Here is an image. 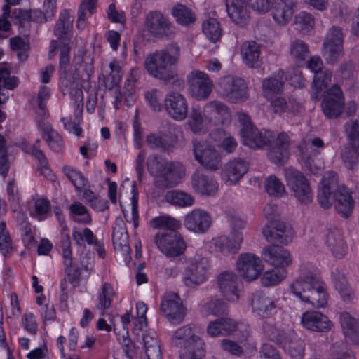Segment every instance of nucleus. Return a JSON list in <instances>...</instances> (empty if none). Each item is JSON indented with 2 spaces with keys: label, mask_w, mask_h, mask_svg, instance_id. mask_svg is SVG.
Masks as SVG:
<instances>
[{
  "label": "nucleus",
  "mask_w": 359,
  "mask_h": 359,
  "mask_svg": "<svg viewBox=\"0 0 359 359\" xmlns=\"http://www.w3.org/2000/svg\"><path fill=\"white\" fill-rule=\"evenodd\" d=\"M339 319L346 340L359 344V320L347 312L341 313Z\"/></svg>",
  "instance_id": "7c9ffc66"
},
{
  "label": "nucleus",
  "mask_w": 359,
  "mask_h": 359,
  "mask_svg": "<svg viewBox=\"0 0 359 359\" xmlns=\"http://www.w3.org/2000/svg\"><path fill=\"white\" fill-rule=\"evenodd\" d=\"M11 48L17 52L20 62H25L28 58L29 44L20 36H15L9 40Z\"/></svg>",
  "instance_id": "5fc2aeb1"
},
{
  "label": "nucleus",
  "mask_w": 359,
  "mask_h": 359,
  "mask_svg": "<svg viewBox=\"0 0 359 359\" xmlns=\"http://www.w3.org/2000/svg\"><path fill=\"white\" fill-rule=\"evenodd\" d=\"M243 143L251 149H263L268 147V158L271 162L279 165L286 163L289 158L290 137L281 132L276 136L270 130H245L241 137Z\"/></svg>",
  "instance_id": "f257e3e1"
},
{
  "label": "nucleus",
  "mask_w": 359,
  "mask_h": 359,
  "mask_svg": "<svg viewBox=\"0 0 359 359\" xmlns=\"http://www.w3.org/2000/svg\"><path fill=\"white\" fill-rule=\"evenodd\" d=\"M110 72L99 76V84L109 90L118 86L122 78L121 67L118 60H114L109 63Z\"/></svg>",
  "instance_id": "f704fd0d"
},
{
  "label": "nucleus",
  "mask_w": 359,
  "mask_h": 359,
  "mask_svg": "<svg viewBox=\"0 0 359 359\" xmlns=\"http://www.w3.org/2000/svg\"><path fill=\"white\" fill-rule=\"evenodd\" d=\"M164 107L168 114L176 121H183L187 116L188 104L180 93L171 91L164 100Z\"/></svg>",
  "instance_id": "a211bd4d"
},
{
  "label": "nucleus",
  "mask_w": 359,
  "mask_h": 359,
  "mask_svg": "<svg viewBox=\"0 0 359 359\" xmlns=\"http://www.w3.org/2000/svg\"><path fill=\"white\" fill-rule=\"evenodd\" d=\"M264 260L275 268L284 269L290 266L292 258L290 252L278 245H266L262 253Z\"/></svg>",
  "instance_id": "412c9836"
},
{
  "label": "nucleus",
  "mask_w": 359,
  "mask_h": 359,
  "mask_svg": "<svg viewBox=\"0 0 359 359\" xmlns=\"http://www.w3.org/2000/svg\"><path fill=\"white\" fill-rule=\"evenodd\" d=\"M243 60L249 67L259 65L260 48L255 41H245L241 47Z\"/></svg>",
  "instance_id": "c9c22d12"
},
{
  "label": "nucleus",
  "mask_w": 359,
  "mask_h": 359,
  "mask_svg": "<svg viewBox=\"0 0 359 359\" xmlns=\"http://www.w3.org/2000/svg\"><path fill=\"white\" fill-rule=\"evenodd\" d=\"M227 311V304L220 299H211L201 308V313L205 316H221L226 314Z\"/></svg>",
  "instance_id": "de8ad7c7"
},
{
  "label": "nucleus",
  "mask_w": 359,
  "mask_h": 359,
  "mask_svg": "<svg viewBox=\"0 0 359 359\" xmlns=\"http://www.w3.org/2000/svg\"><path fill=\"white\" fill-rule=\"evenodd\" d=\"M64 172L78 191H81V189L86 187L88 184V180L79 170L70 167H65Z\"/></svg>",
  "instance_id": "bf43d9fd"
},
{
  "label": "nucleus",
  "mask_w": 359,
  "mask_h": 359,
  "mask_svg": "<svg viewBox=\"0 0 359 359\" xmlns=\"http://www.w3.org/2000/svg\"><path fill=\"white\" fill-rule=\"evenodd\" d=\"M194 328L195 326L187 325L177 330L173 334L172 343L184 348L180 351L181 359H203L205 356L203 343L196 334Z\"/></svg>",
  "instance_id": "39448f33"
},
{
  "label": "nucleus",
  "mask_w": 359,
  "mask_h": 359,
  "mask_svg": "<svg viewBox=\"0 0 359 359\" xmlns=\"http://www.w3.org/2000/svg\"><path fill=\"white\" fill-rule=\"evenodd\" d=\"M164 55V57L171 66L175 65L179 61L180 57V48L176 43H172L164 49L159 50Z\"/></svg>",
  "instance_id": "338daca9"
},
{
  "label": "nucleus",
  "mask_w": 359,
  "mask_h": 359,
  "mask_svg": "<svg viewBox=\"0 0 359 359\" xmlns=\"http://www.w3.org/2000/svg\"><path fill=\"white\" fill-rule=\"evenodd\" d=\"M160 311L161 314L172 324L181 323L186 315V309L178 294L170 292L163 297Z\"/></svg>",
  "instance_id": "f8f14e48"
},
{
  "label": "nucleus",
  "mask_w": 359,
  "mask_h": 359,
  "mask_svg": "<svg viewBox=\"0 0 359 359\" xmlns=\"http://www.w3.org/2000/svg\"><path fill=\"white\" fill-rule=\"evenodd\" d=\"M13 15L16 20L15 23L19 25L20 29V32L25 36L28 35L31 21L29 11L15 9L13 12Z\"/></svg>",
  "instance_id": "13d9d810"
},
{
  "label": "nucleus",
  "mask_w": 359,
  "mask_h": 359,
  "mask_svg": "<svg viewBox=\"0 0 359 359\" xmlns=\"http://www.w3.org/2000/svg\"><path fill=\"white\" fill-rule=\"evenodd\" d=\"M112 240L115 249L120 250L125 254L130 252L126 224L121 219L116 220L113 227Z\"/></svg>",
  "instance_id": "2f4dec72"
},
{
  "label": "nucleus",
  "mask_w": 359,
  "mask_h": 359,
  "mask_svg": "<svg viewBox=\"0 0 359 359\" xmlns=\"http://www.w3.org/2000/svg\"><path fill=\"white\" fill-rule=\"evenodd\" d=\"M262 233L266 240L269 243H273V245H278L279 244L287 245L292 239L291 228L284 222H278L277 237L271 236V232L269 230V226H266L263 229Z\"/></svg>",
  "instance_id": "72a5a7b5"
},
{
  "label": "nucleus",
  "mask_w": 359,
  "mask_h": 359,
  "mask_svg": "<svg viewBox=\"0 0 359 359\" xmlns=\"http://www.w3.org/2000/svg\"><path fill=\"white\" fill-rule=\"evenodd\" d=\"M325 242L334 257L341 258L346 254L347 247L341 231L337 228L327 229Z\"/></svg>",
  "instance_id": "bb28decb"
},
{
  "label": "nucleus",
  "mask_w": 359,
  "mask_h": 359,
  "mask_svg": "<svg viewBox=\"0 0 359 359\" xmlns=\"http://www.w3.org/2000/svg\"><path fill=\"white\" fill-rule=\"evenodd\" d=\"M171 14L177 24L189 27L196 21L195 13L185 5L177 4L171 8Z\"/></svg>",
  "instance_id": "4c0bfd02"
},
{
  "label": "nucleus",
  "mask_w": 359,
  "mask_h": 359,
  "mask_svg": "<svg viewBox=\"0 0 359 359\" xmlns=\"http://www.w3.org/2000/svg\"><path fill=\"white\" fill-rule=\"evenodd\" d=\"M146 142L151 149L158 150L159 151H168L172 148V144L171 143L154 133L147 135Z\"/></svg>",
  "instance_id": "680f3d73"
},
{
  "label": "nucleus",
  "mask_w": 359,
  "mask_h": 359,
  "mask_svg": "<svg viewBox=\"0 0 359 359\" xmlns=\"http://www.w3.org/2000/svg\"><path fill=\"white\" fill-rule=\"evenodd\" d=\"M284 176L292 196L302 204L307 205L312 202V189L308 179L301 171L292 167L285 168Z\"/></svg>",
  "instance_id": "0eeeda50"
},
{
  "label": "nucleus",
  "mask_w": 359,
  "mask_h": 359,
  "mask_svg": "<svg viewBox=\"0 0 359 359\" xmlns=\"http://www.w3.org/2000/svg\"><path fill=\"white\" fill-rule=\"evenodd\" d=\"M324 46H335L339 45L343 46V33L340 27L333 26L332 27L323 41Z\"/></svg>",
  "instance_id": "69168bd1"
},
{
  "label": "nucleus",
  "mask_w": 359,
  "mask_h": 359,
  "mask_svg": "<svg viewBox=\"0 0 359 359\" xmlns=\"http://www.w3.org/2000/svg\"><path fill=\"white\" fill-rule=\"evenodd\" d=\"M149 33L158 39H170L175 35L172 24L159 11H150L144 20Z\"/></svg>",
  "instance_id": "9b49d317"
},
{
  "label": "nucleus",
  "mask_w": 359,
  "mask_h": 359,
  "mask_svg": "<svg viewBox=\"0 0 359 359\" xmlns=\"http://www.w3.org/2000/svg\"><path fill=\"white\" fill-rule=\"evenodd\" d=\"M344 97L338 85H334L327 90L321 107L325 116L329 118H337L342 114Z\"/></svg>",
  "instance_id": "2eb2a0df"
},
{
  "label": "nucleus",
  "mask_w": 359,
  "mask_h": 359,
  "mask_svg": "<svg viewBox=\"0 0 359 359\" xmlns=\"http://www.w3.org/2000/svg\"><path fill=\"white\" fill-rule=\"evenodd\" d=\"M236 240L231 241L229 237L225 236L215 238L211 241V248L215 253L229 256L237 253L241 245V237L236 236Z\"/></svg>",
  "instance_id": "c756f323"
},
{
  "label": "nucleus",
  "mask_w": 359,
  "mask_h": 359,
  "mask_svg": "<svg viewBox=\"0 0 359 359\" xmlns=\"http://www.w3.org/2000/svg\"><path fill=\"white\" fill-rule=\"evenodd\" d=\"M39 129L42 132L45 140L53 151L60 152L62 150V137L57 131L53 129L50 123H42L39 125Z\"/></svg>",
  "instance_id": "e433bc0d"
},
{
  "label": "nucleus",
  "mask_w": 359,
  "mask_h": 359,
  "mask_svg": "<svg viewBox=\"0 0 359 359\" xmlns=\"http://www.w3.org/2000/svg\"><path fill=\"white\" fill-rule=\"evenodd\" d=\"M115 295V292L109 283H104L101 288V292L97 297V303L95 308L102 311V314L111 306L112 297Z\"/></svg>",
  "instance_id": "a18cd8bd"
},
{
  "label": "nucleus",
  "mask_w": 359,
  "mask_h": 359,
  "mask_svg": "<svg viewBox=\"0 0 359 359\" xmlns=\"http://www.w3.org/2000/svg\"><path fill=\"white\" fill-rule=\"evenodd\" d=\"M144 67L150 76L163 80L166 85L172 82V86L178 88L184 85V81L177 77L176 71L170 67L159 50L147 55Z\"/></svg>",
  "instance_id": "423d86ee"
},
{
  "label": "nucleus",
  "mask_w": 359,
  "mask_h": 359,
  "mask_svg": "<svg viewBox=\"0 0 359 359\" xmlns=\"http://www.w3.org/2000/svg\"><path fill=\"white\" fill-rule=\"evenodd\" d=\"M30 215L38 221H43L49 217L51 215V204L49 200L43 197L36 199L34 210Z\"/></svg>",
  "instance_id": "49530a36"
},
{
  "label": "nucleus",
  "mask_w": 359,
  "mask_h": 359,
  "mask_svg": "<svg viewBox=\"0 0 359 359\" xmlns=\"http://www.w3.org/2000/svg\"><path fill=\"white\" fill-rule=\"evenodd\" d=\"M332 76V72L327 69H323L314 74L312 84L313 92L311 93L313 100L317 102L323 96V93L331 82Z\"/></svg>",
  "instance_id": "473e14b6"
},
{
  "label": "nucleus",
  "mask_w": 359,
  "mask_h": 359,
  "mask_svg": "<svg viewBox=\"0 0 359 359\" xmlns=\"http://www.w3.org/2000/svg\"><path fill=\"white\" fill-rule=\"evenodd\" d=\"M154 241L159 250L167 257L180 256L185 250V243L177 231L156 233Z\"/></svg>",
  "instance_id": "ddd939ff"
},
{
  "label": "nucleus",
  "mask_w": 359,
  "mask_h": 359,
  "mask_svg": "<svg viewBox=\"0 0 359 359\" xmlns=\"http://www.w3.org/2000/svg\"><path fill=\"white\" fill-rule=\"evenodd\" d=\"M344 130L347 143L359 145V116L346 121Z\"/></svg>",
  "instance_id": "864d4df0"
},
{
  "label": "nucleus",
  "mask_w": 359,
  "mask_h": 359,
  "mask_svg": "<svg viewBox=\"0 0 359 359\" xmlns=\"http://www.w3.org/2000/svg\"><path fill=\"white\" fill-rule=\"evenodd\" d=\"M309 48L306 42L301 39L293 40L290 45V55L292 59L299 65L305 63L309 57Z\"/></svg>",
  "instance_id": "ea45409f"
},
{
  "label": "nucleus",
  "mask_w": 359,
  "mask_h": 359,
  "mask_svg": "<svg viewBox=\"0 0 359 359\" xmlns=\"http://www.w3.org/2000/svg\"><path fill=\"white\" fill-rule=\"evenodd\" d=\"M278 301L265 293L255 294L252 299V306L260 317L269 318L276 313Z\"/></svg>",
  "instance_id": "b1692460"
},
{
  "label": "nucleus",
  "mask_w": 359,
  "mask_h": 359,
  "mask_svg": "<svg viewBox=\"0 0 359 359\" xmlns=\"http://www.w3.org/2000/svg\"><path fill=\"white\" fill-rule=\"evenodd\" d=\"M194 158L206 170L215 171L222 165L221 156L215 147L206 142H193Z\"/></svg>",
  "instance_id": "9d476101"
},
{
  "label": "nucleus",
  "mask_w": 359,
  "mask_h": 359,
  "mask_svg": "<svg viewBox=\"0 0 359 359\" xmlns=\"http://www.w3.org/2000/svg\"><path fill=\"white\" fill-rule=\"evenodd\" d=\"M217 93L221 97L232 103L244 101L248 97V88L243 79L231 76L219 81Z\"/></svg>",
  "instance_id": "1a4fd4ad"
},
{
  "label": "nucleus",
  "mask_w": 359,
  "mask_h": 359,
  "mask_svg": "<svg viewBox=\"0 0 359 359\" xmlns=\"http://www.w3.org/2000/svg\"><path fill=\"white\" fill-rule=\"evenodd\" d=\"M217 284L222 295L231 302H236L239 299L240 284L238 276L232 271H224L217 277Z\"/></svg>",
  "instance_id": "f3484780"
},
{
  "label": "nucleus",
  "mask_w": 359,
  "mask_h": 359,
  "mask_svg": "<svg viewBox=\"0 0 359 359\" xmlns=\"http://www.w3.org/2000/svg\"><path fill=\"white\" fill-rule=\"evenodd\" d=\"M290 289L296 297L315 308H324L327 305L325 285L316 274L309 272L299 276L290 285Z\"/></svg>",
  "instance_id": "7ed1b4c3"
},
{
  "label": "nucleus",
  "mask_w": 359,
  "mask_h": 359,
  "mask_svg": "<svg viewBox=\"0 0 359 359\" xmlns=\"http://www.w3.org/2000/svg\"><path fill=\"white\" fill-rule=\"evenodd\" d=\"M248 163L241 158L227 163L222 170V179L229 184L238 182L248 171Z\"/></svg>",
  "instance_id": "a878e982"
},
{
  "label": "nucleus",
  "mask_w": 359,
  "mask_h": 359,
  "mask_svg": "<svg viewBox=\"0 0 359 359\" xmlns=\"http://www.w3.org/2000/svg\"><path fill=\"white\" fill-rule=\"evenodd\" d=\"M203 32L206 37L212 43L219 40L222 36V29L219 23L215 18H208L203 22Z\"/></svg>",
  "instance_id": "8fccbe9b"
},
{
  "label": "nucleus",
  "mask_w": 359,
  "mask_h": 359,
  "mask_svg": "<svg viewBox=\"0 0 359 359\" xmlns=\"http://www.w3.org/2000/svg\"><path fill=\"white\" fill-rule=\"evenodd\" d=\"M340 155L346 168L352 170L359 168V145L347 143Z\"/></svg>",
  "instance_id": "58836bf2"
},
{
  "label": "nucleus",
  "mask_w": 359,
  "mask_h": 359,
  "mask_svg": "<svg viewBox=\"0 0 359 359\" xmlns=\"http://www.w3.org/2000/svg\"><path fill=\"white\" fill-rule=\"evenodd\" d=\"M150 224L152 227L160 229L158 233L176 231L181 226L179 220L168 216L155 217L151 221Z\"/></svg>",
  "instance_id": "37998d69"
},
{
  "label": "nucleus",
  "mask_w": 359,
  "mask_h": 359,
  "mask_svg": "<svg viewBox=\"0 0 359 359\" xmlns=\"http://www.w3.org/2000/svg\"><path fill=\"white\" fill-rule=\"evenodd\" d=\"M145 354L147 359H162V353L158 338L154 334L143 335Z\"/></svg>",
  "instance_id": "79ce46f5"
},
{
  "label": "nucleus",
  "mask_w": 359,
  "mask_h": 359,
  "mask_svg": "<svg viewBox=\"0 0 359 359\" xmlns=\"http://www.w3.org/2000/svg\"><path fill=\"white\" fill-rule=\"evenodd\" d=\"M73 17L70 15L67 10L62 11L55 26L54 33L58 39H62L66 35L69 29L72 27Z\"/></svg>",
  "instance_id": "603ef678"
},
{
  "label": "nucleus",
  "mask_w": 359,
  "mask_h": 359,
  "mask_svg": "<svg viewBox=\"0 0 359 359\" xmlns=\"http://www.w3.org/2000/svg\"><path fill=\"white\" fill-rule=\"evenodd\" d=\"M263 330L270 340L279 345L283 343L287 334V331L277 329L273 324L269 323L264 324Z\"/></svg>",
  "instance_id": "0e129e2a"
},
{
  "label": "nucleus",
  "mask_w": 359,
  "mask_h": 359,
  "mask_svg": "<svg viewBox=\"0 0 359 359\" xmlns=\"http://www.w3.org/2000/svg\"><path fill=\"white\" fill-rule=\"evenodd\" d=\"M292 359H302L305 353V343L293 330H287L285 340L280 345Z\"/></svg>",
  "instance_id": "393cba45"
},
{
  "label": "nucleus",
  "mask_w": 359,
  "mask_h": 359,
  "mask_svg": "<svg viewBox=\"0 0 359 359\" xmlns=\"http://www.w3.org/2000/svg\"><path fill=\"white\" fill-rule=\"evenodd\" d=\"M147 164L149 172L155 177L154 184L158 189L177 186L185 174L182 163L166 161L157 155L149 156Z\"/></svg>",
  "instance_id": "20e7f679"
},
{
  "label": "nucleus",
  "mask_w": 359,
  "mask_h": 359,
  "mask_svg": "<svg viewBox=\"0 0 359 359\" xmlns=\"http://www.w3.org/2000/svg\"><path fill=\"white\" fill-rule=\"evenodd\" d=\"M50 89L47 86H41L37 95V109L36 112L40 119L43 120L48 117V113L46 110V102L50 98Z\"/></svg>",
  "instance_id": "4d7b16f0"
},
{
  "label": "nucleus",
  "mask_w": 359,
  "mask_h": 359,
  "mask_svg": "<svg viewBox=\"0 0 359 359\" xmlns=\"http://www.w3.org/2000/svg\"><path fill=\"white\" fill-rule=\"evenodd\" d=\"M71 215L76 222L82 224H90L92 222V218L86 207L81 202H74L69 206Z\"/></svg>",
  "instance_id": "09e8293b"
},
{
  "label": "nucleus",
  "mask_w": 359,
  "mask_h": 359,
  "mask_svg": "<svg viewBox=\"0 0 359 359\" xmlns=\"http://www.w3.org/2000/svg\"><path fill=\"white\" fill-rule=\"evenodd\" d=\"M226 11L229 17L236 25L243 27L250 20V16L243 0H226Z\"/></svg>",
  "instance_id": "cd10ccee"
},
{
  "label": "nucleus",
  "mask_w": 359,
  "mask_h": 359,
  "mask_svg": "<svg viewBox=\"0 0 359 359\" xmlns=\"http://www.w3.org/2000/svg\"><path fill=\"white\" fill-rule=\"evenodd\" d=\"M301 323L306 329L318 332H328L332 327V323L328 317L317 311L304 312L301 318Z\"/></svg>",
  "instance_id": "4be33fe9"
},
{
  "label": "nucleus",
  "mask_w": 359,
  "mask_h": 359,
  "mask_svg": "<svg viewBox=\"0 0 359 359\" xmlns=\"http://www.w3.org/2000/svg\"><path fill=\"white\" fill-rule=\"evenodd\" d=\"M343 55V46L323 45V56L328 64L337 63Z\"/></svg>",
  "instance_id": "e2e57ef3"
},
{
  "label": "nucleus",
  "mask_w": 359,
  "mask_h": 359,
  "mask_svg": "<svg viewBox=\"0 0 359 359\" xmlns=\"http://www.w3.org/2000/svg\"><path fill=\"white\" fill-rule=\"evenodd\" d=\"M297 0H276L272 8L274 20L280 25L287 24L292 18Z\"/></svg>",
  "instance_id": "c85d7f7f"
},
{
  "label": "nucleus",
  "mask_w": 359,
  "mask_h": 359,
  "mask_svg": "<svg viewBox=\"0 0 359 359\" xmlns=\"http://www.w3.org/2000/svg\"><path fill=\"white\" fill-rule=\"evenodd\" d=\"M11 239L6 231V223H0V251L4 257L9 255L12 251Z\"/></svg>",
  "instance_id": "774afa93"
},
{
  "label": "nucleus",
  "mask_w": 359,
  "mask_h": 359,
  "mask_svg": "<svg viewBox=\"0 0 359 359\" xmlns=\"http://www.w3.org/2000/svg\"><path fill=\"white\" fill-rule=\"evenodd\" d=\"M210 262L206 257L196 255L189 259L182 273V282L189 288L194 289L208 280Z\"/></svg>",
  "instance_id": "6e6552de"
},
{
  "label": "nucleus",
  "mask_w": 359,
  "mask_h": 359,
  "mask_svg": "<svg viewBox=\"0 0 359 359\" xmlns=\"http://www.w3.org/2000/svg\"><path fill=\"white\" fill-rule=\"evenodd\" d=\"M191 95L198 100L207 99L213 88V82L205 73L195 70L187 76Z\"/></svg>",
  "instance_id": "4468645a"
},
{
  "label": "nucleus",
  "mask_w": 359,
  "mask_h": 359,
  "mask_svg": "<svg viewBox=\"0 0 359 359\" xmlns=\"http://www.w3.org/2000/svg\"><path fill=\"white\" fill-rule=\"evenodd\" d=\"M211 223L210 214L204 210L196 208L186 215L184 225L191 231L203 233L208 231Z\"/></svg>",
  "instance_id": "aec40b11"
},
{
  "label": "nucleus",
  "mask_w": 359,
  "mask_h": 359,
  "mask_svg": "<svg viewBox=\"0 0 359 359\" xmlns=\"http://www.w3.org/2000/svg\"><path fill=\"white\" fill-rule=\"evenodd\" d=\"M203 113L205 120L215 126L224 125L231 121V113L229 108L219 101L214 100L208 102L204 107Z\"/></svg>",
  "instance_id": "6ab92c4d"
},
{
  "label": "nucleus",
  "mask_w": 359,
  "mask_h": 359,
  "mask_svg": "<svg viewBox=\"0 0 359 359\" xmlns=\"http://www.w3.org/2000/svg\"><path fill=\"white\" fill-rule=\"evenodd\" d=\"M266 191L272 196L281 197L285 193V187L282 181L275 175H270L264 182Z\"/></svg>",
  "instance_id": "3c124183"
},
{
  "label": "nucleus",
  "mask_w": 359,
  "mask_h": 359,
  "mask_svg": "<svg viewBox=\"0 0 359 359\" xmlns=\"http://www.w3.org/2000/svg\"><path fill=\"white\" fill-rule=\"evenodd\" d=\"M191 184L194 192L202 196H214L218 190L217 182L213 177L199 171L192 174Z\"/></svg>",
  "instance_id": "5701e85b"
},
{
  "label": "nucleus",
  "mask_w": 359,
  "mask_h": 359,
  "mask_svg": "<svg viewBox=\"0 0 359 359\" xmlns=\"http://www.w3.org/2000/svg\"><path fill=\"white\" fill-rule=\"evenodd\" d=\"M205 121L200 110L193 108L190 111L187 125L194 133H199L203 130Z\"/></svg>",
  "instance_id": "052dcab7"
},
{
  "label": "nucleus",
  "mask_w": 359,
  "mask_h": 359,
  "mask_svg": "<svg viewBox=\"0 0 359 359\" xmlns=\"http://www.w3.org/2000/svg\"><path fill=\"white\" fill-rule=\"evenodd\" d=\"M286 273L285 269L274 267L264 273L261 279L262 283L266 287L277 285L286 277Z\"/></svg>",
  "instance_id": "6e6d98bb"
},
{
  "label": "nucleus",
  "mask_w": 359,
  "mask_h": 359,
  "mask_svg": "<svg viewBox=\"0 0 359 359\" xmlns=\"http://www.w3.org/2000/svg\"><path fill=\"white\" fill-rule=\"evenodd\" d=\"M236 269L248 281L257 279L264 269L260 258L252 253L241 254L236 261Z\"/></svg>",
  "instance_id": "dca6fc26"
},
{
  "label": "nucleus",
  "mask_w": 359,
  "mask_h": 359,
  "mask_svg": "<svg viewBox=\"0 0 359 359\" xmlns=\"http://www.w3.org/2000/svg\"><path fill=\"white\" fill-rule=\"evenodd\" d=\"M322 187L318 193L319 204L328 209L332 203L337 212L344 217H348L353 209L351 191L344 185H339L337 176L334 172L327 173L321 180Z\"/></svg>",
  "instance_id": "f03ea898"
},
{
  "label": "nucleus",
  "mask_w": 359,
  "mask_h": 359,
  "mask_svg": "<svg viewBox=\"0 0 359 359\" xmlns=\"http://www.w3.org/2000/svg\"><path fill=\"white\" fill-rule=\"evenodd\" d=\"M283 73L279 72L273 76L265 79L262 82L264 95L268 99H272L273 95L278 94L283 88Z\"/></svg>",
  "instance_id": "a19ab883"
},
{
  "label": "nucleus",
  "mask_w": 359,
  "mask_h": 359,
  "mask_svg": "<svg viewBox=\"0 0 359 359\" xmlns=\"http://www.w3.org/2000/svg\"><path fill=\"white\" fill-rule=\"evenodd\" d=\"M165 199L170 204L182 208L191 206L194 203V196L180 190L168 191L165 195Z\"/></svg>",
  "instance_id": "c03bdc74"
}]
</instances>
